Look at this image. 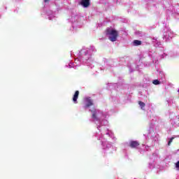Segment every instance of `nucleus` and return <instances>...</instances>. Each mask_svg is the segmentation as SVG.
<instances>
[{"label":"nucleus","instance_id":"nucleus-2","mask_svg":"<svg viewBox=\"0 0 179 179\" xmlns=\"http://www.w3.org/2000/svg\"><path fill=\"white\" fill-rule=\"evenodd\" d=\"M80 5L83 8H89L90 6V0H81Z\"/></svg>","mask_w":179,"mask_h":179},{"label":"nucleus","instance_id":"nucleus-10","mask_svg":"<svg viewBox=\"0 0 179 179\" xmlns=\"http://www.w3.org/2000/svg\"><path fill=\"white\" fill-rule=\"evenodd\" d=\"M173 139H174L173 137H172L170 141L168 142V145L170 146V145H171V143L173 142Z\"/></svg>","mask_w":179,"mask_h":179},{"label":"nucleus","instance_id":"nucleus-6","mask_svg":"<svg viewBox=\"0 0 179 179\" xmlns=\"http://www.w3.org/2000/svg\"><path fill=\"white\" fill-rule=\"evenodd\" d=\"M79 97V91H76L73 97V101L75 104H78V98Z\"/></svg>","mask_w":179,"mask_h":179},{"label":"nucleus","instance_id":"nucleus-4","mask_svg":"<svg viewBox=\"0 0 179 179\" xmlns=\"http://www.w3.org/2000/svg\"><path fill=\"white\" fill-rule=\"evenodd\" d=\"M85 101L87 104L84 106L85 108H89V107H91V106H93V101H92L90 98H86Z\"/></svg>","mask_w":179,"mask_h":179},{"label":"nucleus","instance_id":"nucleus-3","mask_svg":"<svg viewBox=\"0 0 179 179\" xmlns=\"http://www.w3.org/2000/svg\"><path fill=\"white\" fill-rule=\"evenodd\" d=\"M141 144L138 142V141H131L129 143V146L132 149H136Z\"/></svg>","mask_w":179,"mask_h":179},{"label":"nucleus","instance_id":"nucleus-1","mask_svg":"<svg viewBox=\"0 0 179 179\" xmlns=\"http://www.w3.org/2000/svg\"><path fill=\"white\" fill-rule=\"evenodd\" d=\"M105 34L108 36L109 40L113 43L118 38V31L114 29L107 28L105 30Z\"/></svg>","mask_w":179,"mask_h":179},{"label":"nucleus","instance_id":"nucleus-12","mask_svg":"<svg viewBox=\"0 0 179 179\" xmlns=\"http://www.w3.org/2000/svg\"><path fill=\"white\" fill-rule=\"evenodd\" d=\"M45 3L50 2V0H44Z\"/></svg>","mask_w":179,"mask_h":179},{"label":"nucleus","instance_id":"nucleus-8","mask_svg":"<svg viewBox=\"0 0 179 179\" xmlns=\"http://www.w3.org/2000/svg\"><path fill=\"white\" fill-rule=\"evenodd\" d=\"M138 104L141 107V108H145V106H146V104L145 103L142 102L141 101H138Z\"/></svg>","mask_w":179,"mask_h":179},{"label":"nucleus","instance_id":"nucleus-9","mask_svg":"<svg viewBox=\"0 0 179 179\" xmlns=\"http://www.w3.org/2000/svg\"><path fill=\"white\" fill-rule=\"evenodd\" d=\"M152 83L153 85H160V81H159V80H154Z\"/></svg>","mask_w":179,"mask_h":179},{"label":"nucleus","instance_id":"nucleus-7","mask_svg":"<svg viewBox=\"0 0 179 179\" xmlns=\"http://www.w3.org/2000/svg\"><path fill=\"white\" fill-rule=\"evenodd\" d=\"M133 44L134 45H135L136 47L138 45H142V41H139V40H134L133 41Z\"/></svg>","mask_w":179,"mask_h":179},{"label":"nucleus","instance_id":"nucleus-11","mask_svg":"<svg viewBox=\"0 0 179 179\" xmlns=\"http://www.w3.org/2000/svg\"><path fill=\"white\" fill-rule=\"evenodd\" d=\"M176 169H179V161L176 164Z\"/></svg>","mask_w":179,"mask_h":179},{"label":"nucleus","instance_id":"nucleus-5","mask_svg":"<svg viewBox=\"0 0 179 179\" xmlns=\"http://www.w3.org/2000/svg\"><path fill=\"white\" fill-rule=\"evenodd\" d=\"M91 113L92 114V118L96 121H100V119L97 117V110L96 109L92 110Z\"/></svg>","mask_w":179,"mask_h":179}]
</instances>
